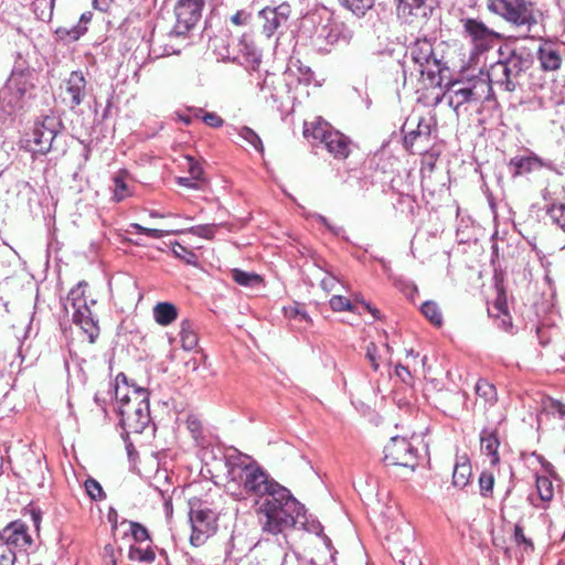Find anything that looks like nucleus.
Segmentation results:
<instances>
[{"label": "nucleus", "instance_id": "1", "mask_svg": "<svg viewBox=\"0 0 565 565\" xmlns=\"http://www.w3.org/2000/svg\"><path fill=\"white\" fill-rule=\"evenodd\" d=\"M226 492L236 500L252 499L263 533L284 534L305 518L306 509L289 489L277 482L257 461L243 454L225 456Z\"/></svg>", "mask_w": 565, "mask_h": 565}, {"label": "nucleus", "instance_id": "2", "mask_svg": "<svg viewBox=\"0 0 565 565\" xmlns=\"http://www.w3.org/2000/svg\"><path fill=\"white\" fill-rule=\"evenodd\" d=\"M35 87L34 71L21 52L15 53L11 74L0 88V124L12 127L22 116Z\"/></svg>", "mask_w": 565, "mask_h": 565}, {"label": "nucleus", "instance_id": "3", "mask_svg": "<svg viewBox=\"0 0 565 565\" xmlns=\"http://www.w3.org/2000/svg\"><path fill=\"white\" fill-rule=\"evenodd\" d=\"M115 397L118 403L120 426L126 435L141 434L151 424L149 392L129 385L124 373L115 380Z\"/></svg>", "mask_w": 565, "mask_h": 565}, {"label": "nucleus", "instance_id": "4", "mask_svg": "<svg viewBox=\"0 0 565 565\" xmlns=\"http://www.w3.org/2000/svg\"><path fill=\"white\" fill-rule=\"evenodd\" d=\"M523 71V60L510 45H501L497 50V84L507 92L515 90Z\"/></svg>", "mask_w": 565, "mask_h": 565}, {"label": "nucleus", "instance_id": "5", "mask_svg": "<svg viewBox=\"0 0 565 565\" xmlns=\"http://www.w3.org/2000/svg\"><path fill=\"white\" fill-rule=\"evenodd\" d=\"M62 129V122L54 115H44L34 122L29 148L34 153L46 154L53 148V141Z\"/></svg>", "mask_w": 565, "mask_h": 565}, {"label": "nucleus", "instance_id": "6", "mask_svg": "<svg viewBox=\"0 0 565 565\" xmlns=\"http://www.w3.org/2000/svg\"><path fill=\"white\" fill-rule=\"evenodd\" d=\"M497 14L515 28L531 30L537 23L533 3L527 0H497Z\"/></svg>", "mask_w": 565, "mask_h": 565}, {"label": "nucleus", "instance_id": "7", "mask_svg": "<svg viewBox=\"0 0 565 565\" xmlns=\"http://www.w3.org/2000/svg\"><path fill=\"white\" fill-rule=\"evenodd\" d=\"M384 461L387 466H402L414 470L418 463V450L407 438L392 437L384 447Z\"/></svg>", "mask_w": 565, "mask_h": 565}, {"label": "nucleus", "instance_id": "8", "mask_svg": "<svg viewBox=\"0 0 565 565\" xmlns=\"http://www.w3.org/2000/svg\"><path fill=\"white\" fill-rule=\"evenodd\" d=\"M216 521V513L213 510L203 507L201 503L196 508L192 505L190 510V522L192 525L191 544L193 546L204 544L215 533L217 527Z\"/></svg>", "mask_w": 565, "mask_h": 565}, {"label": "nucleus", "instance_id": "9", "mask_svg": "<svg viewBox=\"0 0 565 565\" xmlns=\"http://www.w3.org/2000/svg\"><path fill=\"white\" fill-rule=\"evenodd\" d=\"M204 0H179L174 8L177 22L171 36H184L201 19Z\"/></svg>", "mask_w": 565, "mask_h": 565}, {"label": "nucleus", "instance_id": "10", "mask_svg": "<svg viewBox=\"0 0 565 565\" xmlns=\"http://www.w3.org/2000/svg\"><path fill=\"white\" fill-rule=\"evenodd\" d=\"M536 58L544 72H557L565 58V44L559 41L541 39L536 50Z\"/></svg>", "mask_w": 565, "mask_h": 565}, {"label": "nucleus", "instance_id": "11", "mask_svg": "<svg viewBox=\"0 0 565 565\" xmlns=\"http://www.w3.org/2000/svg\"><path fill=\"white\" fill-rule=\"evenodd\" d=\"M408 53L412 60L419 66L422 75L427 76L434 81L435 73L440 72L439 61L434 56V49L430 41L417 40L408 47Z\"/></svg>", "mask_w": 565, "mask_h": 565}, {"label": "nucleus", "instance_id": "12", "mask_svg": "<svg viewBox=\"0 0 565 565\" xmlns=\"http://www.w3.org/2000/svg\"><path fill=\"white\" fill-rule=\"evenodd\" d=\"M463 31L473 45L475 54H482L492 49L494 44V32L476 19H461Z\"/></svg>", "mask_w": 565, "mask_h": 565}, {"label": "nucleus", "instance_id": "13", "mask_svg": "<svg viewBox=\"0 0 565 565\" xmlns=\"http://www.w3.org/2000/svg\"><path fill=\"white\" fill-rule=\"evenodd\" d=\"M28 530L24 522L20 520L12 521L0 530V541L10 548L28 551L33 544V539Z\"/></svg>", "mask_w": 565, "mask_h": 565}, {"label": "nucleus", "instance_id": "14", "mask_svg": "<svg viewBox=\"0 0 565 565\" xmlns=\"http://www.w3.org/2000/svg\"><path fill=\"white\" fill-rule=\"evenodd\" d=\"M291 14V7L287 2H282L277 7H266L259 12V17L264 19L263 33L270 38L275 32L286 26Z\"/></svg>", "mask_w": 565, "mask_h": 565}, {"label": "nucleus", "instance_id": "15", "mask_svg": "<svg viewBox=\"0 0 565 565\" xmlns=\"http://www.w3.org/2000/svg\"><path fill=\"white\" fill-rule=\"evenodd\" d=\"M81 306L73 308L72 320L87 334L89 343H94L99 334L97 321L94 319L87 303H82Z\"/></svg>", "mask_w": 565, "mask_h": 565}, {"label": "nucleus", "instance_id": "16", "mask_svg": "<svg viewBox=\"0 0 565 565\" xmlns=\"http://www.w3.org/2000/svg\"><path fill=\"white\" fill-rule=\"evenodd\" d=\"M353 38V31L343 22H331L320 29L318 39L324 40L327 44H348Z\"/></svg>", "mask_w": 565, "mask_h": 565}, {"label": "nucleus", "instance_id": "17", "mask_svg": "<svg viewBox=\"0 0 565 565\" xmlns=\"http://www.w3.org/2000/svg\"><path fill=\"white\" fill-rule=\"evenodd\" d=\"M497 327H500L509 334H514L516 328L512 323V317L509 310L508 296L499 284L497 276Z\"/></svg>", "mask_w": 565, "mask_h": 565}, {"label": "nucleus", "instance_id": "18", "mask_svg": "<svg viewBox=\"0 0 565 565\" xmlns=\"http://www.w3.org/2000/svg\"><path fill=\"white\" fill-rule=\"evenodd\" d=\"M65 93L71 108L81 105L86 96V79L82 72L75 71L70 74L65 82Z\"/></svg>", "mask_w": 565, "mask_h": 565}, {"label": "nucleus", "instance_id": "19", "mask_svg": "<svg viewBox=\"0 0 565 565\" xmlns=\"http://www.w3.org/2000/svg\"><path fill=\"white\" fill-rule=\"evenodd\" d=\"M543 167H550V163L544 162L534 153L515 156L509 162V169L514 177L540 170Z\"/></svg>", "mask_w": 565, "mask_h": 565}, {"label": "nucleus", "instance_id": "20", "mask_svg": "<svg viewBox=\"0 0 565 565\" xmlns=\"http://www.w3.org/2000/svg\"><path fill=\"white\" fill-rule=\"evenodd\" d=\"M324 148L334 159L344 160L351 153V140L339 130L333 129L329 132Z\"/></svg>", "mask_w": 565, "mask_h": 565}, {"label": "nucleus", "instance_id": "21", "mask_svg": "<svg viewBox=\"0 0 565 565\" xmlns=\"http://www.w3.org/2000/svg\"><path fill=\"white\" fill-rule=\"evenodd\" d=\"M397 10L403 15L428 18L433 12L431 0H395Z\"/></svg>", "mask_w": 565, "mask_h": 565}, {"label": "nucleus", "instance_id": "22", "mask_svg": "<svg viewBox=\"0 0 565 565\" xmlns=\"http://www.w3.org/2000/svg\"><path fill=\"white\" fill-rule=\"evenodd\" d=\"M331 131H333V128L322 118H316L313 121H305L303 124V137L308 140L312 138L313 141L322 143L323 146Z\"/></svg>", "mask_w": 565, "mask_h": 565}, {"label": "nucleus", "instance_id": "23", "mask_svg": "<svg viewBox=\"0 0 565 565\" xmlns=\"http://www.w3.org/2000/svg\"><path fill=\"white\" fill-rule=\"evenodd\" d=\"M554 497L553 482L548 477H536V497L531 495V503L536 508L545 509V503Z\"/></svg>", "mask_w": 565, "mask_h": 565}, {"label": "nucleus", "instance_id": "24", "mask_svg": "<svg viewBox=\"0 0 565 565\" xmlns=\"http://www.w3.org/2000/svg\"><path fill=\"white\" fill-rule=\"evenodd\" d=\"M471 476L472 468L469 458L466 455L458 456L456 459L452 473L454 486L459 488L466 487L469 483Z\"/></svg>", "mask_w": 565, "mask_h": 565}, {"label": "nucleus", "instance_id": "25", "mask_svg": "<svg viewBox=\"0 0 565 565\" xmlns=\"http://www.w3.org/2000/svg\"><path fill=\"white\" fill-rule=\"evenodd\" d=\"M128 558L132 562L152 564L156 559L152 542L147 544H131L128 551Z\"/></svg>", "mask_w": 565, "mask_h": 565}, {"label": "nucleus", "instance_id": "26", "mask_svg": "<svg viewBox=\"0 0 565 565\" xmlns=\"http://www.w3.org/2000/svg\"><path fill=\"white\" fill-rule=\"evenodd\" d=\"M153 318L160 326H169L178 318V309L171 302H158L153 307Z\"/></svg>", "mask_w": 565, "mask_h": 565}, {"label": "nucleus", "instance_id": "27", "mask_svg": "<svg viewBox=\"0 0 565 565\" xmlns=\"http://www.w3.org/2000/svg\"><path fill=\"white\" fill-rule=\"evenodd\" d=\"M430 136V124L423 117L416 121V128L405 131L404 145L407 149H412L415 142L419 138H426Z\"/></svg>", "mask_w": 565, "mask_h": 565}, {"label": "nucleus", "instance_id": "28", "mask_svg": "<svg viewBox=\"0 0 565 565\" xmlns=\"http://www.w3.org/2000/svg\"><path fill=\"white\" fill-rule=\"evenodd\" d=\"M492 81L490 73L480 72V76L471 85L472 99H489L492 96Z\"/></svg>", "mask_w": 565, "mask_h": 565}, {"label": "nucleus", "instance_id": "29", "mask_svg": "<svg viewBox=\"0 0 565 565\" xmlns=\"http://www.w3.org/2000/svg\"><path fill=\"white\" fill-rule=\"evenodd\" d=\"M180 341L181 347L186 350H193L199 342V338L195 331L194 323L191 320H182L180 323Z\"/></svg>", "mask_w": 565, "mask_h": 565}, {"label": "nucleus", "instance_id": "30", "mask_svg": "<svg viewBox=\"0 0 565 565\" xmlns=\"http://www.w3.org/2000/svg\"><path fill=\"white\" fill-rule=\"evenodd\" d=\"M457 83L451 84L448 92L446 93V97L448 98V104L455 108H458L463 103L472 99L470 87H457Z\"/></svg>", "mask_w": 565, "mask_h": 565}, {"label": "nucleus", "instance_id": "31", "mask_svg": "<svg viewBox=\"0 0 565 565\" xmlns=\"http://www.w3.org/2000/svg\"><path fill=\"white\" fill-rule=\"evenodd\" d=\"M340 6L351 11L355 17L362 18L371 10L375 0H338Z\"/></svg>", "mask_w": 565, "mask_h": 565}, {"label": "nucleus", "instance_id": "32", "mask_svg": "<svg viewBox=\"0 0 565 565\" xmlns=\"http://www.w3.org/2000/svg\"><path fill=\"white\" fill-rule=\"evenodd\" d=\"M481 452L490 458L491 465L494 463V428L487 427L480 433Z\"/></svg>", "mask_w": 565, "mask_h": 565}, {"label": "nucleus", "instance_id": "33", "mask_svg": "<svg viewBox=\"0 0 565 565\" xmlns=\"http://www.w3.org/2000/svg\"><path fill=\"white\" fill-rule=\"evenodd\" d=\"M556 416L561 419L565 418V405L555 399H547L543 403V409L537 416V424L541 425L544 416Z\"/></svg>", "mask_w": 565, "mask_h": 565}, {"label": "nucleus", "instance_id": "34", "mask_svg": "<svg viewBox=\"0 0 565 565\" xmlns=\"http://www.w3.org/2000/svg\"><path fill=\"white\" fill-rule=\"evenodd\" d=\"M231 277L236 284L244 287H254L262 282V278L257 274L244 271L238 268L231 270Z\"/></svg>", "mask_w": 565, "mask_h": 565}, {"label": "nucleus", "instance_id": "35", "mask_svg": "<svg viewBox=\"0 0 565 565\" xmlns=\"http://www.w3.org/2000/svg\"><path fill=\"white\" fill-rule=\"evenodd\" d=\"M87 282L81 281L74 288H72L71 291L68 292L65 307L67 308L68 306H71L73 309L82 307V303H87L84 297Z\"/></svg>", "mask_w": 565, "mask_h": 565}, {"label": "nucleus", "instance_id": "36", "mask_svg": "<svg viewBox=\"0 0 565 565\" xmlns=\"http://www.w3.org/2000/svg\"><path fill=\"white\" fill-rule=\"evenodd\" d=\"M420 311L434 326L439 327L443 324V313L435 301H425L420 307Z\"/></svg>", "mask_w": 565, "mask_h": 565}, {"label": "nucleus", "instance_id": "37", "mask_svg": "<svg viewBox=\"0 0 565 565\" xmlns=\"http://www.w3.org/2000/svg\"><path fill=\"white\" fill-rule=\"evenodd\" d=\"M130 535L134 539V544H147L152 542L149 531L139 522L129 521Z\"/></svg>", "mask_w": 565, "mask_h": 565}, {"label": "nucleus", "instance_id": "38", "mask_svg": "<svg viewBox=\"0 0 565 565\" xmlns=\"http://www.w3.org/2000/svg\"><path fill=\"white\" fill-rule=\"evenodd\" d=\"M237 134L241 138H243L247 143H249L256 151L263 152L264 146L259 136L249 127L243 126L237 129Z\"/></svg>", "mask_w": 565, "mask_h": 565}, {"label": "nucleus", "instance_id": "39", "mask_svg": "<svg viewBox=\"0 0 565 565\" xmlns=\"http://www.w3.org/2000/svg\"><path fill=\"white\" fill-rule=\"evenodd\" d=\"M87 495L94 501H102L106 498V494L100 483L94 478L86 479L84 483Z\"/></svg>", "mask_w": 565, "mask_h": 565}, {"label": "nucleus", "instance_id": "40", "mask_svg": "<svg viewBox=\"0 0 565 565\" xmlns=\"http://www.w3.org/2000/svg\"><path fill=\"white\" fill-rule=\"evenodd\" d=\"M194 117H201L203 122L212 128H220L224 120L216 113H204L202 108L193 109Z\"/></svg>", "mask_w": 565, "mask_h": 565}, {"label": "nucleus", "instance_id": "41", "mask_svg": "<svg viewBox=\"0 0 565 565\" xmlns=\"http://www.w3.org/2000/svg\"><path fill=\"white\" fill-rule=\"evenodd\" d=\"M130 195L129 189L125 182L124 177H114V199L120 202Z\"/></svg>", "mask_w": 565, "mask_h": 565}, {"label": "nucleus", "instance_id": "42", "mask_svg": "<svg viewBox=\"0 0 565 565\" xmlns=\"http://www.w3.org/2000/svg\"><path fill=\"white\" fill-rule=\"evenodd\" d=\"M494 478L491 473L482 472L479 477L480 493L483 497H491Z\"/></svg>", "mask_w": 565, "mask_h": 565}, {"label": "nucleus", "instance_id": "43", "mask_svg": "<svg viewBox=\"0 0 565 565\" xmlns=\"http://www.w3.org/2000/svg\"><path fill=\"white\" fill-rule=\"evenodd\" d=\"M513 539L518 546H523L524 552L533 551L532 541L525 537L522 527L518 523L514 524Z\"/></svg>", "mask_w": 565, "mask_h": 565}, {"label": "nucleus", "instance_id": "44", "mask_svg": "<svg viewBox=\"0 0 565 565\" xmlns=\"http://www.w3.org/2000/svg\"><path fill=\"white\" fill-rule=\"evenodd\" d=\"M329 303L333 311H343V310L352 311V309H353L351 301L343 296H333L330 299Z\"/></svg>", "mask_w": 565, "mask_h": 565}, {"label": "nucleus", "instance_id": "45", "mask_svg": "<svg viewBox=\"0 0 565 565\" xmlns=\"http://www.w3.org/2000/svg\"><path fill=\"white\" fill-rule=\"evenodd\" d=\"M188 232L193 235L210 239L215 234V225L204 224V225L192 226L191 228H189Z\"/></svg>", "mask_w": 565, "mask_h": 565}, {"label": "nucleus", "instance_id": "46", "mask_svg": "<svg viewBox=\"0 0 565 565\" xmlns=\"http://www.w3.org/2000/svg\"><path fill=\"white\" fill-rule=\"evenodd\" d=\"M547 213L551 220L562 228V223L565 222V204L553 205Z\"/></svg>", "mask_w": 565, "mask_h": 565}, {"label": "nucleus", "instance_id": "47", "mask_svg": "<svg viewBox=\"0 0 565 565\" xmlns=\"http://www.w3.org/2000/svg\"><path fill=\"white\" fill-rule=\"evenodd\" d=\"M15 553L0 541V565H14Z\"/></svg>", "mask_w": 565, "mask_h": 565}, {"label": "nucleus", "instance_id": "48", "mask_svg": "<svg viewBox=\"0 0 565 565\" xmlns=\"http://www.w3.org/2000/svg\"><path fill=\"white\" fill-rule=\"evenodd\" d=\"M379 350L375 343L371 342L366 345V359L370 361L371 366L374 371H377L380 367L379 359H380Z\"/></svg>", "mask_w": 565, "mask_h": 565}, {"label": "nucleus", "instance_id": "49", "mask_svg": "<svg viewBox=\"0 0 565 565\" xmlns=\"http://www.w3.org/2000/svg\"><path fill=\"white\" fill-rule=\"evenodd\" d=\"M185 160L190 177H192V179L194 180L200 181L203 175V170L201 166L192 157H185Z\"/></svg>", "mask_w": 565, "mask_h": 565}, {"label": "nucleus", "instance_id": "50", "mask_svg": "<svg viewBox=\"0 0 565 565\" xmlns=\"http://www.w3.org/2000/svg\"><path fill=\"white\" fill-rule=\"evenodd\" d=\"M286 315L290 319H296L299 321H305L307 323L311 322L310 317L308 313L300 307H290L285 309Z\"/></svg>", "mask_w": 565, "mask_h": 565}, {"label": "nucleus", "instance_id": "51", "mask_svg": "<svg viewBox=\"0 0 565 565\" xmlns=\"http://www.w3.org/2000/svg\"><path fill=\"white\" fill-rule=\"evenodd\" d=\"M172 250L178 258L185 260L188 264H192L195 258V255L191 250L179 243L175 244Z\"/></svg>", "mask_w": 565, "mask_h": 565}, {"label": "nucleus", "instance_id": "52", "mask_svg": "<svg viewBox=\"0 0 565 565\" xmlns=\"http://www.w3.org/2000/svg\"><path fill=\"white\" fill-rule=\"evenodd\" d=\"M539 341L542 345H546L551 342L552 337L556 333V330L548 329L545 327H537L536 329Z\"/></svg>", "mask_w": 565, "mask_h": 565}, {"label": "nucleus", "instance_id": "53", "mask_svg": "<svg viewBox=\"0 0 565 565\" xmlns=\"http://www.w3.org/2000/svg\"><path fill=\"white\" fill-rule=\"evenodd\" d=\"M186 424H188V428L192 433L193 437L198 438L202 433V425H201L200 420H198L194 417H189Z\"/></svg>", "mask_w": 565, "mask_h": 565}, {"label": "nucleus", "instance_id": "54", "mask_svg": "<svg viewBox=\"0 0 565 565\" xmlns=\"http://www.w3.org/2000/svg\"><path fill=\"white\" fill-rule=\"evenodd\" d=\"M395 374L398 376L404 383H409L412 380L411 372L407 366H404L402 364H397L395 366Z\"/></svg>", "mask_w": 565, "mask_h": 565}, {"label": "nucleus", "instance_id": "55", "mask_svg": "<svg viewBox=\"0 0 565 565\" xmlns=\"http://www.w3.org/2000/svg\"><path fill=\"white\" fill-rule=\"evenodd\" d=\"M494 386L489 384L487 381L480 380L476 385V393L479 396L487 397L488 391H492Z\"/></svg>", "mask_w": 565, "mask_h": 565}, {"label": "nucleus", "instance_id": "56", "mask_svg": "<svg viewBox=\"0 0 565 565\" xmlns=\"http://www.w3.org/2000/svg\"><path fill=\"white\" fill-rule=\"evenodd\" d=\"M179 231H169V230H158V228H148L147 236L151 238H162L170 234H178Z\"/></svg>", "mask_w": 565, "mask_h": 565}, {"label": "nucleus", "instance_id": "57", "mask_svg": "<svg viewBox=\"0 0 565 565\" xmlns=\"http://www.w3.org/2000/svg\"><path fill=\"white\" fill-rule=\"evenodd\" d=\"M199 180L192 179V177H179L177 179V183L181 186H185L189 189H199Z\"/></svg>", "mask_w": 565, "mask_h": 565}, {"label": "nucleus", "instance_id": "58", "mask_svg": "<svg viewBox=\"0 0 565 565\" xmlns=\"http://www.w3.org/2000/svg\"><path fill=\"white\" fill-rule=\"evenodd\" d=\"M250 15L245 11H237L232 18L231 21L236 25H244L248 22Z\"/></svg>", "mask_w": 565, "mask_h": 565}, {"label": "nucleus", "instance_id": "59", "mask_svg": "<svg viewBox=\"0 0 565 565\" xmlns=\"http://www.w3.org/2000/svg\"><path fill=\"white\" fill-rule=\"evenodd\" d=\"M313 217H316L318 222H320L322 225H324L334 235H340V233L342 232L341 227L332 226L324 216H322L320 214H315Z\"/></svg>", "mask_w": 565, "mask_h": 565}, {"label": "nucleus", "instance_id": "60", "mask_svg": "<svg viewBox=\"0 0 565 565\" xmlns=\"http://www.w3.org/2000/svg\"><path fill=\"white\" fill-rule=\"evenodd\" d=\"M335 284L337 280L332 276L326 277L321 280V287L328 292L334 288Z\"/></svg>", "mask_w": 565, "mask_h": 565}, {"label": "nucleus", "instance_id": "61", "mask_svg": "<svg viewBox=\"0 0 565 565\" xmlns=\"http://www.w3.org/2000/svg\"><path fill=\"white\" fill-rule=\"evenodd\" d=\"M31 518H32V521H33V524L35 526L36 530H39L40 527V522H41V513L39 510H32L31 511Z\"/></svg>", "mask_w": 565, "mask_h": 565}, {"label": "nucleus", "instance_id": "62", "mask_svg": "<svg viewBox=\"0 0 565 565\" xmlns=\"http://www.w3.org/2000/svg\"><path fill=\"white\" fill-rule=\"evenodd\" d=\"M130 227L135 230V233L137 234H145L147 235V231H148V227H145L140 224H137V223H132L130 224Z\"/></svg>", "mask_w": 565, "mask_h": 565}, {"label": "nucleus", "instance_id": "63", "mask_svg": "<svg viewBox=\"0 0 565 565\" xmlns=\"http://www.w3.org/2000/svg\"><path fill=\"white\" fill-rule=\"evenodd\" d=\"M367 310L372 313L374 318H380V311L375 308H371L369 303L365 305Z\"/></svg>", "mask_w": 565, "mask_h": 565}, {"label": "nucleus", "instance_id": "64", "mask_svg": "<svg viewBox=\"0 0 565 565\" xmlns=\"http://www.w3.org/2000/svg\"><path fill=\"white\" fill-rule=\"evenodd\" d=\"M322 540H323L324 545H326L329 550H331V547H332V545H331V540H330L327 535H323V536H322Z\"/></svg>", "mask_w": 565, "mask_h": 565}]
</instances>
